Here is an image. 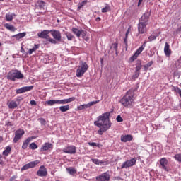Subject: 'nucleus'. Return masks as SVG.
Segmentation results:
<instances>
[{
	"label": "nucleus",
	"mask_w": 181,
	"mask_h": 181,
	"mask_svg": "<svg viewBox=\"0 0 181 181\" xmlns=\"http://www.w3.org/2000/svg\"><path fill=\"white\" fill-rule=\"evenodd\" d=\"M101 63H103V59H101Z\"/></svg>",
	"instance_id": "60"
},
{
	"label": "nucleus",
	"mask_w": 181,
	"mask_h": 181,
	"mask_svg": "<svg viewBox=\"0 0 181 181\" xmlns=\"http://www.w3.org/2000/svg\"><path fill=\"white\" fill-rule=\"evenodd\" d=\"M39 119H40V123L42 124L43 125H45L46 120H45V119H43V118H40Z\"/></svg>",
	"instance_id": "52"
},
{
	"label": "nucleus",
	"mask_w": 181,
	"mask_h": 181,
	"mask_svg": "<svg viewBox=\"0 0 181 181\" xmlns=\"http://www.w3.org/2000/svg\"><path fill=\"white\" fill-rule=\"evenodd\" d=\"M110 175L108 173H103L99 176L96 177L98 181H110Z\"/></svg>",
	"instance_id": "11"
},
{
	"label": "nucleus",
	"mask_w": 181,
	"mask_h": 181,
	"mask_svg": "<svg viewBox=\"0 0 181 181\" xmlns=\"http://www.w3.org/2000/svg\"><path fill=\"white\" fill-rule=\"evenodd\" d=\"M116 120L117 121V122H122V121H124V119H122L121 115H118L116 118Z\"/></svg>",
	"instance_id": "49"
},
{
	"label": "nucleus",
	"mask_w": 181,
	"mask_h": 181,
	"mask_svg": "<svg viewBox=\"0 0 181 181\" xmlns=\"http://www.w3.org/2000/svg\"><path fill=\"white\" fill-rule=\"evenodd\" d=\"M111 49L115 50V52H118V44L117 43H113L111 46Z\"/></svg>",
	"instance_id": "40"
},
{
	"label": "nucleus",
	"mask_w": 181,
	"mask_h": 181,
	"mask_svg": "<svg viewBox=\"0 0 181 181\" xmlns=\"http://www.w3.org/2000/svg\"><path fill=\"white\" fill-rule=\"evenodd\" d=\"M8 80H11L12 81H15V80H21L23 78V74L21 73L19 70H12L7 74Z\"/></svg>",
	"instance_id": "3"
},
{
	"label": "nucleus",
	"mask_w": 181,
	"mask_h": 181,
	"mask_svg": "<svg viewBox=\"0 0 181 181\" xmlns=\"http://www.w3.org/2000/svg\"><path fill=\"white\" fill-rule=\"evenodd\" d=\"M4 1V0H0V1Z\"/></svg>",
	"instance_id": "62"
},
{
	"label": "nucleus",
	"mask_w": 181,
	"mask_h": 181,
	"mask_svg": "<svg viewBox=\"0 0 181 181\" xmlns=\"http://www.w3.org/2000/svg\"><path fill=\"white\" fill-rule=\"evenodd\" d=\"M4 159H6V158L2 156V155L0 154V165H1V166H4L5 165V162H4Z\"/></svg>",
	"instance_id": "45"
},
{
	"label": "nucleus",
	"mask_w": 181,
	"mask_h": 181,
	"mask_svg": "<svg viewBox=\"0 0 181 181\" xmlns=\"http://www.w3.org/2000/svg\"><path fill=\"white\" fill-rule=\"evenodd\" d=\"M49 33H51L55 40H57V42H62V34L60 33V31L50 30Z\"/></svg>",
	"instance_id": "12"
},
{
	"label": "nucleus",
	"mask_w": 181,
	"mask_h": 181,
	"mask_svg": "<svg viewBox=\"0 0 181 181\" xmlns=\"http://www.w3.org/2000/svg\"><path fill=\"white\" fill-rule=\"evenodd\" d=\"M175 160H177V162H180L181 163V154L180 153H178V154H176L175 156H174Z\"/></svg>",
	"instance_id": "44"
},
{
	"label": "nucleus",
	"mask_w": 181,
	"mask_h": 181,
	"mask_svg": "<svg viewBox=\"0 0 181 181\" xmlns=\"http://www.w3.org/2000/svg\"><path fill=\"white\" fill-rule=\"evenodd\" d=\"M7 105L8 108H10L11 110H13L18 107V103H16V101L15 100H11L10 102H8Z\"/></svg>",
	"instance_id": "24"
},
{
	"label": "nucleus",
	"mask_w": 181,
	"mask_h": 181,
	"mask_svg": "<svg viewBox=\"0 0 181 181\" xmlns=\"http://www.w3.org/2000/svg\"><path fill=\"white\" fill-rule=\"evenodd\" d=\"M139 74L140 73L139 72H135L134 75L132 76V78L134 80H135L136 78H138V77H139Z\"/></svg>",
	"instance_id": "48"
},
{
	"label": "nucleus",
	"mask_w": 181,
	"mask_h": 181,
	"mask_svg": "<svg viewBox=\"0 0 181 181\" xmlns=\"http://www.w3.org/2000/svg\"><path fill=\"white\" fill-rule=\"evenodd\" d=\"M30 104L31 105H36V101H35V100H31V101L30 102Z\"/></svg>",
	"instance_id": "53"
},
{
	"label": "nucleus",
	"mask_w": 181,
	"mask_h": 181,
	"mask_svg": "<svg viewBox=\"0 0 181 181\" xmlns=\"http://www.w3.org/2000/svg\"><path fill=\"white\" fill-rule=\"evenodd\" d=\"M23 135H25L24 129H18L17 131H16L15 136L13 138L14 144H16V142H18V141H19V139H21L22 138V136H23Z\"/></svg>",
	"instance_id": "9"
},
{
	"label": "nucleus",
	"mask_w": 181,
	"mask_h": 181,
	"mask_svg": "<svg viewBox=\"0 0 181 181\" xmlns=\"http://www.w3.org/2000/svg\"><path fill=\"white\" fill-rule=\"evenodd\" d=\"M66 36L68 40H73V39H74V35L70 33H66Z\"/></svg>",
	"instance_id": "37"
},
{
	"label": "nucleus",
	"mask_w": 181,
	"mask_h": 181,
	"mask_svg": "<svg viewBox=\"0 0 181 181\" xmlns=\"http://www.w3.org/2000/svg\"><path fill=\"white\" fill-rule=\"evenodd\" d=\"M21 52H23V47L21 48Z\"/></svg>",
	"instance_id": "58"
},
{
	"label": "nucleus",
	"mask_w": 181,
	"mask_h": 181,
	"mask_svg": "<svg viewBox=\"0 0 181 181\" xmlns=\"http://www.w3.org/2000/svg\"><path fill=\"white\" fill-rule=\"evenodd\" d=\"M26 36V33H20L18 34L14 35L12 36V37H16L17 40H19L20 39H22Z\"/></svg>",
	"instance_id": "31"
},
{
	"label": "nucleus",
	"mask_w": 181,
	"mask_h": 181,
	"mask_svg": "<svg viewBox=\"0 0 181 181\" xmlns=\"http://www.w3.org/2000/svg\"><path fill=\"white\" fill-rule=\"evenodd\" d=\"M98 103H100V100L92 101L89 102L88 104L80 105L77 107V110L78 111H81L83 110L90 108V107H93V105H95V104H98Z\"/></svg>",
	"instance_id": "7"
},
{
	"label": "nucleus",
	"mask_w": 181,
	"mask_h": 181,
	"mask_svg": "<svg viewBox=\"0 0 181 181\" xmlns=\"http://www.w3.org/2000/svg\"><path fill=\"white\" fill-rule=\"evenodd\" d=\"M156 36L155 35H151L150 37H148V40L150 42H152V40H156Z\"/></svg>",
	"instance_id": "50"
},
{
	"label": "nucleus",
	"mask_w": 181,
	"mask_h": 181,
	"mask_svg": "<svg viewBox=\"0 0 181 181\" xmlns=\"http://www.w3.org/2000/svg\"><path fill=\"white\" fill-rule=\"evenodd\" d=\"M94 125L100 128L98 131L99 135H103L111 128V121H110V112H105L97 117L94 122Z\"/></svg>",
	"instance_id": "1"
},
{
	"label": "nucleus",
	"mask_w": 181,
	"mask_h": 181,
	"mask_svg": "<svg viewBox=\"0 0 181 181\" xmlns=\"http://www.w3.org/2000/svg\"><path fill=\"white\" fill-rule=\"evenodd\" d=\"M91 162L95 165H99L100 166H103L104 163H105V161L100 160L97 158H92Z\"/></svg>",
	"instance_id": "28"
},
{
	"label": "nucleus",
	"mask_w": 181,
	"mask_h": 181,
	"mask_svg": "<svg viewBox=\"0 0 181 181\" xmlns=\"http://www.w3.org/2000/svg\"><path fill=\"white\" fill-rule=\"evenodd\" d=\"M169 44L168 42H165V47H164V53L167 57H170V54H172V50H170Z\"/></svg>",
	"instance_id": "20"
},
{
	"label": "nucleus",
	"mask_w": 181,
	"mask_h": 181,
	"mask_svg": "<svg viewBox=\"0 0 181 181\" xmlns=\"http://www.w3.org/2000/svg\"><path fill=\"white\" fill-rule=\"evenodd\" d=\"M49 33H50V30H44L41 33H38L37 36L40 37V39H46V40H47L49 37Z\"/></svg>",
	"instance_id": "17"
},
{
	"label": "nucleus",
	"mask_w": 181,
	"mask_h": 181,
	"mask_svg": "<svg viewBox=\"0 0 181 181\" xmlns=\"http://www.w3.org/2000/svg\"><path fill=\"white\" fill-rule=\"evenodd\" d=\"M59 110L62 112H66V111H69V110H70V105H66L61 106L59 107Z\"/></svg>",
	"instance_id": "33"
},
{
	"label": "nucleus",
	"mask_w": 181,
	"mask_h": 181,
	"mask_svg": "<svg viewBox=\"0 0 181 181\" xmlns=\"http://www.w3.org/2000/svg\"><path fill=\"white\" fill-rule=\"evenodd\" d=\"M151 16V13L149 12L145 13L141 18L139 19V23H144L146 25H148V21H149V16Z\"/></svg>",
	"instance_id": "14"
},
{
	"label": "nucleus",
	"mask_w": 181,
	"mask_h": 181,
	"mask_svg": "<svg viewBox=\"0 0 181 181\" xmlns=\"http://www.w3.org/2000/svg\"><path fill=\"white\" fill-rule=\"evenodd\" d=\"M52 148V144L51 143H45L41 148L42 152L45 151H49V149Z\"/></svg>",
	"instance_id": "27"
},
{
	"label": "nucleus",
	"mask_w": 181,
	"mask_h": 181,
	"mask_svg": "<svg viewBox=\"0 0 181 181\" xmlns=\"http://www.w3.org/2000/svg\"><path fill=\"white\" fill-rule=\"evenodd\" d=\"M29 148H30V149L35 150V149H37V146L35 143L33 142L30 144Z\"/></svg>",
	"instance_id": "43"
},
{
	"label": "nucleus",
	"mask_w": 181,
	"mask_h": 181,
	"mask_svg": "<svg viewBox=\"0 0 181 181\" xmlns=\"http://www.w3.org/2000/svg\"><path fill=\"white\" fill-rule=\"evenodd\" d=\"M146 46V42L144 43L143 45H141L134 53V54L133 56L131 57V60L134 61V60H136V59H138V56H139V54H141V53H142V52H144L145 47Z\"/></svg>",
	"instance_id": "8"
},
{
	"label": "nucleus",
	"mask_w": 181,
	"mask_h": 181,
	"mask_svg": "<svg viewBox=\"0 0 181 181\" xmlns=\"http://www.w3.org/2000/svg\"><path fill=\"white\" fill-rule=\"evenodd\" d=\"M88 145L90 146H98V144L97 143H94V142H92V143H88Z\"/></svg>",
	"instance_id": "51"
},
{
	"label": "nucleus",
	"mask_w": 181,
	"mask_h": 181,
	"mask_svg": "<svg viewBox=\"0 0 181 181\" xmlns=\"http://www.w3.org/2000/svg\"><path fill=\"white\" fill-rule=\"evenodd\" d=\"M76 100V98H69L68 99H61L58 100V105H64L66 104H69V103H71Z\"/></svg>",
	"instance_id": "18"
},
{
	"label": "nucleus",
	"mask_w": 181,
	"mask_h": 181,
	"mask_svg": "<svg viewBox=\"0 0 181 181\" xmlns=\"http://www.w3.org/2000/svg\"><path fill=\"white\" fill-rule=\"evenodd\" d=\"M87 70H88V65H87V63L81 62L76 69V77H83V76H84V73H86Z\"/></svg>",
	"instance_id": "4"
},
{
	"label": "nucleus",
	"mask_w": 181,
	"mask_h": 181,
	"mask_svg": "<svg viewBox=\"0 0 181 181\" xmlns=\"http://www.w3.org/2000/svg\"><path fill=\"white\" fill-rule=\"evenodd\" d=\"M13 18H15V13H8L6 14V20L8 22H11V21H13Z\"/></svg>",
	"instance_id": "29"
},
{
	"label": "nucleus",
	"mask_w": 181,
	"mask_h": 181,
	"mask_svg": "<svg viewBox=\"0 0 181 181\" xmlns=\"http://www.w3.org/2000/svg\"><path fill=\"white\" fill-rule=\"evenodd\" d=\"M2 141H4V138H2V136H0V144L1 142H2Z\"/></svg>",
	"instance_id": "57"
},
{
	"label": "nucleus",
	"mask_w": 181,
	"mask_h": 181,
	"mask_svg": "<svg viewBox=\"0 0 181 181\" xmlns=\"http://www.w3.org/2000/svg\"><path fill=\"white\" fill-rule=\"evenodd\" d=\"M0 46H2V44L0 42Z\"/></svg>",
	"instance_id": "59"
},
{
	"label": "nucleus",
	"mask_w": 181,
	"mask_h": 181,
	"mask_svg": "<svg viewBox=\"0 0 181 181\" xmlns=\"http://www.w3.org/2000/svg\"><path fill=\"white\" fill-rule=\"evenodd\" d=\"M31 90H33V86H24V87H22L21 88L17 89L16 90V94H22L23 93L30 91Z\"/></svg>",
	"instance_id": "16"
},
{
	"label": "nucleus",
	"mask_w": 181,
	"mask_h": 181,
	"mask_svg": "<svg viewBox=\"0 0 181 181\" xmlns=\"http://www.w3.org/2000/svg\"><path fill=\"white\" fill-rule=\"evenodd\" d=\"M134 95L133 90H129L126 95L120 100V103L123 107L126 108H132L134 107Z\"/></svg>",
	"instance_id": "2"
},
{
	"label": "nucleus",
	"mask_w": 181,
	"mask_h": 181,
	"mask_svg": "<svg viewBox=\"0 0 181 181\" xmlns=\"http://www.w3.org/2000/svg\"><path fill=\"white\" fill-rule=\"evenodd\" d=\"M153 64V61H151L150 62L147 63L146 65L144 66V71H148V69L151 67Z\"/></svg>",
	"instance_id": "36"
},
{
	"label": "nucleus",
	"mask_w": 181,
	"mask_h": 181,
	"mask_svg": "<svg viewBox=\"0 0 181 181\" xmlns=\"http://www.w3.org/2000/svg\"><path fill=\"white\" fill-rule=\"evenodd\" d=\"M11 151H12V147H11V146H8L4 148L2 155H4V156H8V155L11 153Z\"/></svg>",
	"instance_id": "26"
},
{
	"label": "nucleus",
	"mask_w": 181,
	"mask_h": 181,
	"mask_svg": "<svg viewBox=\"0 0 181 181\" xmlns=\"http://www.w3.org/2000/svg\"><path fill=\"white\" fill-rule=\"evenodd\" d=\"M45 4L43 1H39L37 2V6H39V8H40V9L45 8Z\"/></svg>",
	"instance_id": "39"
},
{
	"label": "nucleus",
	"mask_w": 181,
	"mask_h": 181,
	"mask_svg": "<svg viewBox=\"0 0 181 181\" xmlns=\"http://www.w3.org/2000/svg\"><path fill=\"white\" fill-rule=\"evenodd\" d=\"M110 6L108 5H106L105 8H102L103 13L110 12Z\"/></svg>",
	"instance_id": "38"
},
{
	"label": "nucleus",
	"mask_w": 181,
	"mask_h": 181,
	"mask_svg": "<svg viewBox=\"0 0 181 181\" xmlns=\"http://www.w3.org/2000/svg\"><path fill=\"white\" fill-rule=\"evenodd\" d=\"M129 32H131V27L127 29L125 34L124 43L126 46H128V35H129Z\"/></svg>",
	"instance_id": "34"
},
{
	"label": "nucleus",
	"mask_w": 181,
	"mask_h": 181,
	"mask_svg": "<svg viewBox=\"0 0 181 181\" xmlns=\"http://www.w3.org/2000/svg\"><path fill=\"white\" fill-rule=\"evenodd\" d=\"M4 28H6L7 30H10V32H16V28H15V26L9 23L4 24Z\"/></svg>",
	"instance_id": "25"
},
{
	"label": "nucleus",
	"mask_w": 181,
	"mask_h": 181,
	"mask_svg": "<svg viewBox=\"0 0 181 181\" xmlns=\"http://www.w3.org/2000/svg\"><path fill=\"white\" fill-rule=\"evenodd\" d=\"M40 163V161L39 160H36L35 161H31L27 164H25L24 166L21 168V171L23 172V170H28V169H32L33 168H36L37 165Z\"/></svg>",
	"instance_id": "5"
},
{
	"label": "nucleus",
	"mask_w": 181,
	"mask_h": 181,
	"mask_svg": "<svg viewBox=\"0 0 181 181\" xmlns=\"http://www.w3.org/2000/svg\"><path fill=\"white\" fill-rule=\"evenodd\" d=\"M38 47H39V45L35 44L34 47L32 49H29L28 54H32V53H33V52H36V50H37Z\"/></svg>",
	"instance_id": "35"
},
{
	"label": "nucleus",
	"mask_w": 181,
	"mask_h": 181,
	"mask_svg": "<svg viewBox=\"0 0 181 181\" xmlns=\"http://www.w3.org/2000/svg\"><path fill=\"white\" fill-rule=\"evenodd\" d=\"M132 139H133L132 135H130V134L121 136L122 142H129L130 141H132Z\"/></svg>",
	"instance_id": "21"
},
{
	"label": "nucleus",
	"mask_w": 181,
	"mask_h": 181,
	"mask_svg": "<svg viewBox=\"0 0 181 181\" xmlns=\"http://www.w3.org/2000/svg\"><path fill=\"white\" fill-rule=\"evenodd\" d=\"M62 151L64 153H69V155H74L76 152V146H69L67 147H65L62 149Z\"/></svg>",
	"instance_id": "10"
},
{
	"label": "nucleus",
	"mask_w": 181,
	"mask_h": 181,
	"mask_svg": "<svg viewBox=\"0 0 181 181\" xmlns=\"http://www.w3.org/2000/svg\"><path fill=\"white\" fill-rule=\"evenodd\" d=\"M177 33L179 32H181V25L179 26V28L176 30Z\"/></svg>",
	"instance_id": "55"
},
{
	"label": "nucleus",
	"mask_w": 181,
	"mask_h": 181,
	"mask_svg": "<svg viewBox=\"0 0 181 181\" xmlns=\"http://www.w3.org/2000/svg\"><path fill=\"white\" fill-rule=\"evenodd\" d=\"M87 4V0H85V1H82V2H81V3H79L78 4V9H81V8L83 7V6H84V5H86Z\"/></svg>",
	"instance_id": "42"
},
{
	"label": "nucleus",
	"mask_w": 181,
	"mask_h": 181,
	"mask_svg": "<svg viewBox=\"0 0 181 181\" xmlns=\"http://www.w3.org/2000/svg\"><path fill=\"white\" fill-rule=\"evenodd\" d=\"M66 170H67L68 173H69V175H71V176H73V175H76V173H77V170H76V168H74L73 167H69V168H66Z\"/></svg>",
	"instance_id": "32"
},
{
	"label": "nucleus",
	"mask_w": 181,
	"mask_h": 181,
	"mask_svg": "<svg viewBox=\"0 0 181 181\" xmlns=\"http://www.w3.org/2000/svg\"><path fill=\"white\" fill-rule=\"evenodd\" d=\"M45 104L47 105H49V107H53V105H59V100L52 99V100H47L45 102Z\"/></svg>",
	"instance_id": "22"
},
{
	"label": "nucleus",
	"mask_w": 181,
	"mask_h": 181,
	"mask_svg": "<svg viewBox=\"0 0 181 181\" xmlns=\"http://www.w3.org/2000/svg\"><path fill=\"white\" fill-rule=\"evenodd\" d=\"M84 40L86 41V42H88L89 40H90V37H85L84 38Z\"/></svg>",
	"instance_id": "54"
},
{
	"label": "nucleus",
	"mask_w": 181,
	"mask_h": 181,
	"mask_svg": "<svg viewBox=\"0 0 181 181\" xmlns=\"http://www.w3.org/2000/svg\"><path fill=\"white\" fill-rule=\"evenodd\" d=\"M34 139L35 137H28L27 139H25L23 143L22 149H26L28 146H29V144L30 143V141H32V139Z\"/></svg>",
	"instance_id": "23"
},
{
	"label": "nucleus",
	"mask_w": 181,
	"mask_h": 181,
	"mask_svg": "<svg viewBox=\"0 0 181 181\" xmlns=\"http://www.w3.org/2000/svg\"><path fill=\"white\" fill-rule=\"evenodd\" d=\"M97 19H100V18H98Z\"/></svg>",
	"instance_id": "61"
},
{
	"label": "nucleus",
	"mask_w": 181,
	"mask_h": 181,
	"mask_svg": "<svg viewBox=\"0 0 181 181\" xmlns=\"http://www.w3.org/2000/svg\"><path fill=\"white\" fill-rule=\"evenodd\" d=\"M142 1H143V0H139V1L138 6H139V5H141V4H142Z\"/></svg>",
	"instance_id": "56"
},
{
	"label": "nucleus",
	"mask_w": 181,
	"mask_h": 181,
	"mask_svg": "<svg viewBox=\"0 0 181 181\" xmlns=\"http://www.w3.org/2000/svg\"><path fill=\"white\" fill-rule=\"evenodd\" d=\"M81 36L84 39L87 36V31L81 30Z\"/></svg>",
	"instance_id": "46"
},
{
	"label": "nucleus",
	"mask_w": 181,
	"mask_h": 181,
	"mask_svg": "<svg viewBox=\"0 0 181 181\" xmlns=\"http://www.w3.org/2000/svg\"><path fill=\"white\" fill-rule=\"evenodd\" d=\"M47 40L50 43H52L53 45H56V43H57V41H56V40L50 38V37H49V38Z\"/></svg>",
	"instance_id": "47"
},
{
	"label": "nucleus",
	"mask_w": 181,
	"mask_h": 181,
	"mask_svg": "<svg viewBox=\"0 0 181 181\" xmlns=\"http://www.w3.org/2000/svg\"><path fill=\"white\" fill-rule=\"evenodd\" d=\"M148 24H145L144 23H139L138 24V32L141 35H144V33H146V26Z\"/></svg>",
	"instance_id": "15"
},
{
	"label": "nucleus",
	"mask_w": 181,
	"mask_h": 181,
	"mask_svg": "<svg viewBox=\"0 0 181 181\" xmlns=\"http://www.w3.org/2000/svg\"><path fill=\"white\" fill-rule=\"evenodd\" d=\"M136 158H132L131 160H127L122 163L121 169H127V168H132V166L136 165Z\"/></svg>",
	"instance_id": "6"
},
{
	"label": "nucleus",
	"mask_w": 181,
	"mask_h": 181,
	"mask_svg": "<svg viewBox=\"0 0 181 181\" xmlns=\"http://www.w3.org/2000/svg\"><path fill=\"white\" fill-rule=\"evenodd\" d=\"M83 29H78V28H72V32L74 33V35H76V36L77 37H80V36H81V30Z\"/></svg>",
	"instance_id": "30"
},
{
	"label": "nucleus",
	"mask_w": 181,
	"mask_h": 181,
	"mask_svg": "<svg viewBox=\"0 0 181 181\" xmlns=\"http://www.w3.org/2000/svg\"><path fill=\"white\" fill-rule=\"evenodd\" d=\"M160 165L162 169H164V170H165V172H169L168 167H166L168 165V160L165 158H163L160 160Z\"/></svg>",
	"instance_id": "19"
},
{
	"label": "nucleus",
	"mask_w": 181,
	"mask_h": 181,
	"mask_svg": "<svg viewBox=\"0 0 181 181\" xmlns=\"http://www.w3.org/2000/svg\"><path fill=\"white\" fill-rule=\"evenodd\" d=\"M68 1H71V0H68Z\"/></svg>",
	"instance_id": "63"
},
{
	"label": "nucleus",
	"mask_w": 181,
	"mask_h": 181,
	"mask_svg": "<svg viewBox=\"0 0 181 181\" xmlns=\"http://www.w3.org/2000/svg\"><path fill=\"white\" fill-rule=\"evenodd\" d=\"M37 175L40 177H44L45 176H47V170L45 165H41L37 172Z\"/></svg>",
	"instance_id": "13"
},
{
	"label": "nucleus",
	"mask_w": 181,
	"mask_h": 181,
	"mask_svg": "<svg viewBox=\"0 0 181 181\" xmlns=\"http://www.w3.org/2000/svg\"><path fill=\"white\" fill-rule=\"evenodd\" d=\"M141 69H142V64H141V63L137 64V65L136 66V72L140 73Z\"/></svg>",
	"instance_id": "41"
}]
</instances>
